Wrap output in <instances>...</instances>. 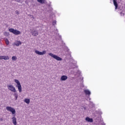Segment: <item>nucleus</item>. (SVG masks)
I'll return each instance as SVG.
<instances>
[{
  "label": "nucleus",
  "mask_w": 125,
  "mask_h": 125,
  "mask_svg": "<svg viewBox=\"0 0 125 125\" xmlns=\"http://www.w3.org/2000/svg\"><path fill=\"white\" fill-rule=\"evenodd\" d=\"M9 31L10 32V33H12V34H14V35H16V36L18 35H21V32L17 30V29H14V28L9 29Z\"/></svg>",
  "instance_id": "obj_1"
},
{
  "label": "nucleus",
  "mask_w": 125,
  "mask_h": 125,
  "mask_svg": "<svg viewBox=\"0 0 125 125\" xmlns=\"http://www.w3.org/2000/svg\"><path fill=\"white\" fill-rule=\"evenodd\" d=\"M14 81L15 83H17L16 87H18L19 92H22V86H21V83H20V82H19V80L17 79H15Z\"/></svg>",
  "instance_id": "obj_2"
},
{
  "label": "nucleus",
  "mask_w": 125,
  "mask_h": 125,
  "mask_svg": "<svg viewBox=\"0 0 125 125\" xmlns=\"http://www.w3.org/2000/svg\"><path fill=\"white\" fill-rule=\"evenodd\" d=\"M48 55H49V56H51V57H52V58H54V59H56V60H57V61H62V58L58 57L56 55H54L51 53H49L48 54Z\"/></svg>",
  "instance_id": "obj_3"
},
{
  "label": "nucleus",
  "mask_w": 125,
  "mask_h": 125,
  "mask_svg": "<svg viewBox=\"0 0 125 125\" xmlns=\"http://www.w3.org/2000/svg\"><path fill=\"white\" fill-rule=\"evenodd\" d=\"M6 109L7 111H9V112H11V113H12L13 115H15V114L16 113V111H15V109L11 106H7L6 107Z\"/></svg>",
  "instance_id": "obj_4"
},
{
  "label": "nucleus",
  "mask_w": 125,
  "mask_h": 125,
  "mask_svg": "<svg viewBox=\"0 0 125 125\" xmlns=\"http://www.w3.org/2000/svg\"><path fill=\"white\" fill-rule=\"evenodd\" d=\"M8 89L12 91V92H16V89L12 85H8Z\"/></svg>",
  "instance_id": "obj_5"
},
{
  "label": "nucleus",
  "mask_w": 125,
  "mask_h": 125,
  "mask_svg": "<svg viewBox=\"0 0 125 125\" xmlns=\"http://www.w3.org/2000/svg\"><path fill=\"white\" fill-rule=\"evenodd\" d=\"M35 53L38 54V55H44V54H46V51L44 50L42 52H40L39 50H35Z\"/></svg>",
  "instance_id": "obj_6"
},
{
  "label": "nucleus",
  "mask_w": 125,
  "mask_h": 125,
  "mask_svg": "<svg viewBox=\"0 0 125 125\" xmlns=\"http://www.w3.org/2000/svg\"><path fill=\"white\" fill-rule=\"evenodd\" d=\"M31 34L32 36H34V37H36L39 35V32L36 30L32 31Z\"/></svg>",
  "instance_id": "obj_7"
},
{
  "label": "nucleus",
  "mask_w": 125,
  "mask_h": 125,
  "mask_svg": "<svg viewBox=\"0 0 125 125\" xmlns=\"http://www.w3.org/2000/svg\"><path fill=\"white\" fill-rule=\"evenodd\" d=\"M85 121L86 122H88V123H93V119L90 118L88 117H86Z\"/></svg>",
  "instance_id": "obj_8"
},
{
  "label": "nucleus",
  "mask_w": 125,
  "mask_h": 125,
  "mask_svg": "<svg viewBox=\"0 0 125 125\" xmlns=\"http://www.w3.org/2000/svg\"><path fill=\"white\" fill-rule=\"evenodd\" d=\"M68 79V77L66 75H63L61 77V81L62 82V81H66V80H67Z\"/></svg>",
  "instance_id": "obj_9"
},
{
  "label": "nucleus",
  "mask_w": 125,
  "mask_h": 125,
  "mask_svg": "<svg viewBox=\"0 0 125 125\" xmlns=\"http://www.w3.org/2000/svg\"><path fill=\"white\" fill-rule=\"evenodd\" d=\"M84 92L86 95H88L89 96L91 94V92L88 89L84 90Z\"/></svg>",
  "instance_id": "obj_10"
},
{
  "label": "nucleus",
  "mask_w": 125,
  "mask_h": 125,
  "mask_svg": "<svg viewBox=\"0 0 125 125\" xmlns=\"http://www.w3.org/2000/svg\"><path fill=\"white\" fill-rule=\"evenodd\" d=\"M12 120L13 124L14 125H17V122L16 121V117H13L12 118Z\"/></svg>",
  "instance_id": "obj_11"
},
{
  "label": "nucleus",
  "mask_w": 125,
  "mask_h": 125,
  "mask_svg": "<svg viewBox=\"0 0 125 125\" xmlns=\"http://www.w3.org/2000/svg\"><path fill=\"white\" fill-rule=\"evenodd\" d=\"M113 4L115 6V9H118V2H117V0H113Z\"/></svg>",
  "instance_id": "obj_12"
},
{
  "label": "nucleus",
  "mask_w": 125,
  "mask_h": 125,
  "mask_svg": "<svg viewBox=\"0 0 125 125\" xmlns=\"http://www.w3.org/2000/svg\"><path fill=\"white\" fill-rule=\"evenodd\" d=\"M73 74H74L75 76H80L81 75V71L79 70H78L77 72H74Z\"/></svg>",
  "instance_id": "obj_13"
},
{
  "label": "nucleus",
  "mask_w": 125,
  "mask_h": 125,
  "mask_svg": "<svg viewBox=\"0 0 125 125\" xmlns=\"http://www.w3.org/2000/svg\"><path fill=\"white\" fill-rule=\"evenodd\" d=\"M21 44V42L20 41H17L15 43V45H16L17 46H19V45Z\"/></svg>",
  "instance_id": "obj_14"
},
{
  "label": "nucleus",
  "mask_w": 125,
  "mask_h": 125,
  "mask_svg": "<svg viewBox=\"0 0 125 125\" xmlns=\"http://www.w3.org/2000/svg\"><path fill=\"white\" fill-rule=\"evenodd\" d=\"M3 59H4V60H9V57L8 56H3Z\"/></svg>",
  "instance_id": "obj_15"
},
{
  "label": "nucleus",
  "mask_w": 125,
  "mask_h": 125,
  "mask_svg": "<svg viewBox=\"0 0 125 125\" xmlns=\"http://www.w3.org/2000/svg\"><path fill=\"white\" fill-rule=\"evenodd\" d=\"M24 102H25V103H26L27 104H30V99H25L24 100Z\"/></svg>",
  "instance_id": "obj_16"
},
{
  "label": "nucleus",
  "mask_w": 125,
  "mask_h": 125,
  "mask_svg": "<svg viewBox=\"0 0 125 125\" xmlns=\"http://www.w3.org/2000/svg\"><path fill=\"white\" fill-rule=\"evenodd\" d=\"M37 1H38V2H40V3H42V4H43V3H44V0H37Z\"/></svg>",
  "instance_id": "obj_17"
},
{
  "label": "nucleus",
  "mask_w": 125,
  "mask_h": 125,
  "mask_svg": "<svg viewBox=\"0 0 125 125\" xmlns=\"http://www.w3.org/2000/svg\"><path fill=\"white\" fill-rule=\"evenodd\" d=\"M5 42L6 44H7V45H8L9 44V41H8V39H6L5 40Z\"/></svg>",
  "instance_id": "obj_18"
},
{
  "label": "nucleus",
  "mask_w": 125,
  "mask_h": 125,
  "mask_svg": "<svg viewBox=\"0 0 125 125\" xmlns=\"http://www.w3.org/2000/svg\"><path fill=\"white\" fill-rule=\"evenodd\" d=\"M12 60H13V61H16V60H17V58L16 57V56H13L12 57Z\"/></svg>",
  "instance_id": "obj_19"
},
{
  "label": "nucleus",
  "mask_w": 125,
  "mask_h": 125,
  "mask_svg": "<svg viewBox=\"0 0 125 125\" xmlns=\"http://www.w3.org/2000/svg\"><path fill=\"white\" fill-rule=\"evenodd\" d=\"M4 35H5V36H9V33L8 32H5L4 33Z\"/></svg>",
  "instance_id": "obj_20"
},
{
  "label": "nucleus",
  "mask_w": 125,
  "mask_h": 125,
  "mask_svg": "<svg viewBox=\"0 0 125 125\" xmlns=\"http://www.w3.org/2000/svg\"><path fill=\"white\" fill-rule=\"evenodd\" d=\"M120 14H121V16H125V13H124V12H123V11L120 12Z\"/></svg>",
  "instance_id": "obj_21"
},
{
  "label": "nucleus",
  "mask_w": 125,
  "mask_h": 125,
  "mask_svg": "<svg viewBox=\"0 0 125 125\" xmlns=\"http://www.w3.org/2000/svg\"><path fill=\"white\" fill-rule=\"evenodd\" d=\"M56 21H53V22H52V25H53V26H54V25H55V24H56Z\"/></svg>",
  "instance_id": "obj_22"
},
{
  "label": "nucleus",
  "mask_w": 125,
  "mask_h": 125,
  "mask_svg": "<svg viewBox=\"0 0 125 125\" xmlns=\"http://www.w3.org/2000/svg\"><path fill=\"white\" fill-rule=\"evenodd\" d=\"M14 96L15 97H18V94H17V93H15Z\"/></svg>",
  "instance_id": "obj_23"
},
{
  "label": "nucleus",
  "mask_w": 125,
  "mask_h": 125,
  "mask_svg": "<svg viewBox=\"0 0 125 125\" xmlns=\"http://www.w3.org/2000/svg\"><path fill=\"white\" fill-rule=\"evenodd\" d=\"M3 59V56H0V60H2Z\"/></svg>",
  "instance_id": "obj_24"
},
{
  "label": "nucleus",
  "mask_w": 125,
  "mask_h": 125,
  "mask_svg": "<svg viewBox=\"0 0 125 125\" xmlns=\"http://www.w3.org/2000/svg\"><path fill=\"white\" fill-rule=\"evenodd\" d=\"M16 98V100H17V98H18V97H15Z\"/></svg>",
  "instance_id": "obj_25"
}]
</instances>
